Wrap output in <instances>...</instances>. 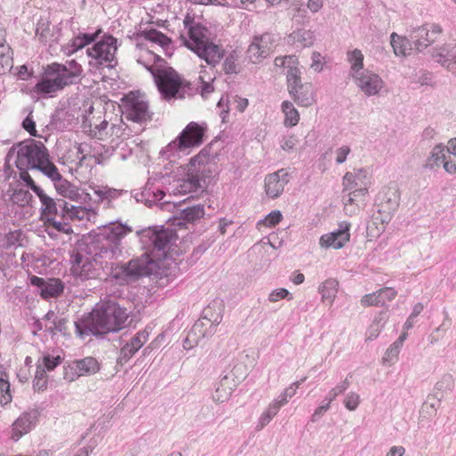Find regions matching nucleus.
Returning <instances> with one entry per match:
<instances>
[{
    "label": "nucleus",
    "instance_id": "f257e3e1",
    "mask_svg": "<svg viewBox=\"0 0 456 456\" xmlns=\"http://www.w3.org/2000/svg\"><path fill=\"white\" fill-rule=\"evenodd\" d=\"M144 253L126 264L114 265L104 262L95 256V248L88 246L87 256L77 253L72 260L71 271L81 281L100 278L104 269L110 267V275L119 284H127L138 281L143 276L151 275L159 267V262L168 256L171 245L176 240L175 232L169 229L148 227L137 232Z\"/></svg>",
    "mask_w": 456,
    "mask_h": 456
},
{
    "label": "nucleus",
    "instance_id": "f03ea898",
    "mask_svg": "<svg viewBox=\"0 0 456 456\" xmlns=\"http://www.w3.org/2000/svg\"><path fill=\"white\" fill-rule=\"evenodd\" d=\"M128 318L126 308L112 300L97 304L91 313L75 322L77 334L84 338L89 334L102 336L119 331Z\"/></svg>",
    "mask_w": 456,
    "mask_h": 456
},
{
    "label": "nucleus",
    "instance_id": "7ed1b4c3",
    "mask_svg": "<svg viewBox=\"0 0 456 456\" xmlns=\"http://www.w3.org/2000/svg\"><path fill=\"white\" fill-rule=\"evenodd\" d=\"M83 69L75 60L64 64L53 62L44 68L41 79L33 87V92L41 95H52L66 86L77 84Z\"/></svg>",
    "mask_w": 456,
    "mask_h": 456
},
{
    "label": "nucleus",
    "instance_id": "20e7f679",
    "mask_svg": "<svg viewBox=\"0 0 456 456\" xmlns=\"http://www.w3.org/2000/svg\"><path fill=\"white\" fill-rule=\"evenodd\" d=\"M11 161L14 162L18 169H36L44 175L49 166L53 165L49 159V153L44 143L34 140L12 146L5 158L6 163Z\"/></svg>",
    "mask_w": 456,
    "mask_h": 456
},
{
    "label": "nucleus",
    "instance_id": "39448f33",
    "mask_svg": "<svg viewBox=\"0 0 456 456\" xmlns=\"http://www.w3.org/2000/svg\"><path fill=\"white\" fill-rule=\"evenodd\" d=\"M133 232L131 226L120 222L106 224L90 243L95 248V256L106 261L117 259L122 255V240Z\"/></svg>",
    "mask_w": 456,
    "mask_h": 456
},
{
    "label": "nucleus",
    "instance_id": "423d86ee",
    "mask_svg": "<svg viewBox=\"0 0 456 456\" xmlns=\"http://www.w3.org/2000/svg\"><path fill=\"white\" fill-rule=\"evenodd\" d=\"M184 28L188 29L190 40L182 36L185 45L209 65L215 66L224 56V50L209 41L208 29L196 23L194 18L187 14L183 20Z\"/></svg>",
    "mask_w": 456,
    "mask_h": 456
},
{
    "label": "nucleus",
    "instance_id": "0eeeda50",
    "mask_svg": "<svg viewBox=\"0 0 456 456\" xmlns=\"http://www.w3.org/2000/svg\"><path fill=\"white\" fill-rule=\"evenodd\" d=\"M154 78L161 97L166 101L172 99H183L186 96L196 94L199 90V82L193 85L183 79L172 68L155 69L152 66H145Z\"/></svg>",
    "mask_w": 456,
    "mask_h": 456
},
{
    "label": "nucleus",
    "instance_id": "6e6552de",
    "mask_svg": "<svg viewBox=\"0 0 456 456\" xmlns=\"http://www.w3.org/2000/svg\"><path fill=\"white\" fill-rule=\"evenodd\" d=\"M297 59L294 55L276 57L274 64L278 67L288 68V91L294 102L302 107L312 106L316 102V94L311 83L301 82V71L295 66Z\"/></svg>",
    "mask_w": 456,
    "mask_h": 456
},
{
    "label": "nucleus",
    "instance_id": "1a4fd4ad",
    "mask_svg": "<svg viewBox=\"0 0 456 456\" xmlns=\"http://www.w3.org/2000/svg\"><path fill=\"white\" fill-rule=\"evenodd\" d=\"M205 130L204 126L196 122L189 123L176 139L162 150V154L167 155V158L175 157L178 152H184L188 149L200 146L203 142Z\"/></svg>",
    "mask_w": 456,
    "mask_h": 456
},
{
    "label": "nucleus",
    "instance_id": "9d476101",
    "mask_svg": "<svg viewBox=\"0 0 456 456\" xmlns=\"http://www.w3.org/2000/svg\"><path fill=\"white\" fill-rule=\"evenodd\" d=\"M117 39L109 35L87 49L88 56L95 61V65L113 68L116 65L115 53Z\"/></svg>",
    "mask_w": 456,
    "mask_h": 456
},
{
    "label": "nucleus",
    "instance_id": "9b49d317",
    "mask_svg": "<svg viewBox=\"0 0 456 456\" xmlns=\"http://www.w3.org/2000/svg\"><path fill=\"white\" fill-rule=\"evenodd\" d=\"M400 194L395 186L385 188L377 197L378 216L374 217L382 224H387L397 210Z\"/></svg>",
    "mask_w": 456,
    "mask_h": 456
},
{
    "label": "nucleus",
    "instance_id": "f8f14e48",
    "mask_svg": "<svg viewBox=\"0 0 456 456\" xmlns=\"http://www.w3.org/2000/svg\"><path fill=\"white\" fill-rule=\"evenodd\" d=\"M275 37L270 33L255 36L247 50V55L252 63H259L272 53L275 45Z\"/></svg>",
    "mask_w": 456,
    "mask_h": 456
},
{
    "label": "nucleus",
    "instance_id": "ddd939ff",
    "mask_svg": "<svg viewBox=\"0 0 456 456\" xmlns=\"http://www.w3.org/2000/svg\"><path fill=\"white\" fill-rule=\"evenodd\" d=\"M123 112L127 119L134 122L144 123L151 119L148 102L141 97L133 94H128L125 97Z\"/></svg>",
    "mask_w": 456,
    "mask_h": 456
},
{
    "label": "nucleus",
    "instance_id": "4468645a",
    "mask_svg": "<svg viewBox=\"0 0 456 456\" xmlns=\"http://www.w3.org/2000/svg\"><path fill=\"white\" fill-rule=\"evenodd\" d=\"M442 31V28L438 24H425L412 29L409 37L415 49L418 52H422L437 39Z\"/></svg>",
    "mask_w": 456,
    "mask_h": 456
},
{
    "label": "nucleus",
    "instance_id": "2eb2a0df",
    "mask_svg": "<svg viewBox=\"0 0 456 456\" xmlns=\"http://www.w3.org/2000/svg\"><path fill=\"white\" fill-rule=\"evenodd\" d=\"M352 78L357 87L367 96L379 94L384 86V81L379 75L369 69L358 73Z\"/></svg>",
    "mask_w": 456,
    "mask_h": 456
},
{
    "label": "nucleus",
    "instance_id": "dca6fc26",
    "mask_svg": "<svg viewBox=\"0 0 456 456\" xmlns=\"http://www.w3.org/2000/svg\"><path fill=\"white\" fill-rule=\"evenodd\" d=\"M351 224L346 221L339 223L338 228L330 233L323 234L320 238V245L322 248L335 249L342 248L350 239Z\"/></svg>",
    "mask_w": 456,
    "mask_h": 456
},
{
    "label": "nucleus",
    "instance_id": "f3484780",
    "mask_svg": "<svg viewBox=\"0 0 456 456\" xmlns=\"http://www.w3.org/2000/svg\"><path fill=\"white\" fill-rule=\"evenodd\" d=\"M247 367L242 362L235 363L229 373L222 378L224 395L218 400H228L235 387L247 377Z\"/></svg>",
    "mask_w": 456,
    "mask_h": 456
},
{
    "label": "nucleus",
    "instance_id": "a211bd4d",
    "mask_svg": "<svg viewBox=\"0 0 456 456\" xmlns=\"http://www.w3.org/2000/svg\"><path fill=\"white\" fill-rule=\"evenodd\" d=\"M370 180L363 168L346 172L343 177L344 190H354L356 194H367Z\"/></svg>",
    "mask_w": 456,
    "mask_h": 456
},
{
    "label": "nucleus",
    "instance_id": "6ab92c4d",
    "mask_svg": "<svg viewBox=\"0 0 456 456\" xmlns=\"http://www.w3.org/2000/svg\"><path fill=\"white\" fill-rule=\"evenodd\" d=\"M30 284L38 289L40 296L44 299L56 297L63 292L64 286L59 279H48L33 275L29 278Z\"/></svg>",
    "mask_w": 456,
    "mask_h": 456
},
{
    "label": "nucleus",
    "instance_id": "aec40b11",
    "mask_svg": "<svg viewBox=\"0 0 456 456\" xmlns=\"http://www.w3.org/2000/svg\"><path fill=\"white\" fill-rule=\"evenodd\" d=\"M289 181V173L284 169H280L266 175L265 187L267 196L272 199L280 197Z\"/></svg>",
    "mask_w": 456,
    "mask_h": 456
},
{
    "label": "nucleus",
    "instance_id": "412c9836",
    "mask_svg": "<svg viewBox=\"0 0 456 456\" xmlns=\"http://www.w3.org/2000/svg\"><path fill=\"white\" fill-rule=\"evenodd\" d=\"M37 419L36 411L23 412L12 424V439L18 441L23 435L28 433L35 426Z\"/></svg>",
    "mask_w": 456,
    "mask_h": 456
},
{
    "label": "nucleus",
    "instance_id": "4be33fe9",
    "mask_svg": "<svg viewBox=\"0 0 456 456\" xmlns=\"http://www.w3.org/2000/svg\"><path fill=\"white\" fill-rule=\"evenodd\" d=\"M42 216L45 220H48L50 217L53 218H66L68 209H69V202L65 200L58 199L54 200L50 198L41 208Z\"/></svg>",
    "mask_w": 456,
    "mask_h": 456
},
{
    "label": "nucleus",
    "instance_id": "5701e85b",
    "mask_svg": "<svg viewBox=\"0 0 456 456\" xmlns=\"http://www.w3.org/2000/svg\"><path fill=\"white\" fill-rule=\"evenodd\" d=\"M314 40V32L306 28H297L286 37L288 45L299 49L312 46Z\"/></svg>",
    "mask_w": 456,
    "mask_h": 456
},
{
    "label": "nucleus",
    "instance_id": "b1692460",
    "mask_svg": "<svg viewBox=\"0 0 456 456\" xmlns=\"http://www.w3.org/2000/svg\"><path fill=\"white\" fill-rule=\"evenodd\" d=\"M396 294L397 292L393 288L386 287L376 292L363 296L361 299V304L363 306L383 305L387 301L394 299Z\"/></svg>",
    "mask_w": 456,
    "mask_h": 456
},
{
    "label": "nucleus",
    "instance_id": "393cba45",
    "mask_svg": "<svg viewBox=\"0 0 456 456\" xmlns=\"http://www.w3.org/2000/svg\"><path fill=\"white\" fill-rule=\"evenodd\" d=\"M432 57L448 70H452L453 66L456 65V45H447L434 50Z\"/></svg>",
    "mask_w": 456,
    "mask_h": 456
},
{
    "label": "nucleus",
    "instance_id": "a878e982",
    "mask_svg": "<svg viewBox=\"0 0 456 456\" xmlns=\"http://www.w3.org/2000/svg\"><path fill=\"white\" fill-rule=\"evenodd\" d=\"M45 175L47 176L52 182H53L54 187L59 194L66 196L69 192H70L69 182L62 177L54 164L49 166L48 170Z\"/></svg>",
    "mask_w": 456,
    "mask_h": 456
},
{
    "label": "nucleus",
    "instance_id": "bb28decb",
    "mask_svg": "<svg viewBox=\"0 0 456 456\" xmlns=\"http://www.w3.org/2000/svg\"><path fill=\"white\" fill-rule=\"evenodd\" d=\"M447 152L451 153L448 151V146L445 148L441 144L436 145L428 157L424 164V168L433 170L440 167L446 159Z\"/></svg>",
    "mask_w": 456,
    "mask_h": 456
},
{
    "label": "nucleus",
    "instance_id": "cd10ccee",
    "mask_svg": "<svg viewBox=\"0 0 456 456\" xmlns=\"http://www.w3.org/2000/svg\"><path fill=\"white\" fill-rule=\"evenodd\" d=\"M72 364V368L77 371L79 376L95 374L100 370L99 362L94 357L76 360Z\"/></svg>",
    "mask_w": 456,
    "mask_h": 456
},
{
    "label": "nucleus",
    "instance_id": "c85d7f7f",
    "mask_svg": "<svg viewBox=\"0 0 456 456\" xmlns=\"http://www.w3.org/2000/svg\"><path fill=\"white\" fill-rule=\"evenodd\" d=\"M412 41L410 38L398 36L396 33L391 34V45L394 53L397 56H406L411 53L412 48Z\"/></svg>",
    "mask_w": 456,
    "mask_h": 456
},
{
    "label": "nucleus",
    "instance_id": "c756f323",
    "mask_svg": "<svg viewBox=\"0 0 456 456\" xmlns=\"http://www.w3.org/2000/svg\"><path fill=\"white\" fill-rule=\"evenodd\" d=\"M338 282L335 279H328L319 287V292L322 295V300L332 305L337 293Z\"/></svg>",
    "mask_w": 456,
    "mask_h": 456
},
{
    "label": "nucleus",
    "instance_id": "7c9ffc66",
    "mask_svg": "<svg viewBox=\"0 0 456 456\" xmlns=\"http://www.w3.org/2000/svg\"><path fill=\"white\" fill-rule=\"evenodd\" d=\"M347 61L350 63V75L354 77L358 73L365 70L363 69V54L361 50L354 49L346 53Z\"/></svg>",
    "mask_w": 456,
    "mask_h": 456
},
{
    "label": "nucleus",
    "instance_id": "2f4dec72",
    "mask_svg": "<svg viewBox=\"0 0 456 456\" xmlns=\"http://www.w3.org/2000/svg\"><path fill=\"white\" fill-rule=\"evenodd\" d=\"M12 51L5 43H0V75H4L13 67Z\"/></svg>",
    "mask_w": 456,
    "mask_h": 456
},
{
    "label": "nucleus",
    "instance_id": "473e14b6",
    "mask_svg": "<svg viewBox=\"0 0 456 456\" xmlns=\"http://www.w3.org/2000/svg\"><path fill=\"white\" fill-rule=\"evenodd\" d=\"M205 322H207V323H209L210 320L203 318V320H200L194 323L190 332L188 333L187 338L184 340V345L189 343L190 347H191L192 345L191 344V342L198 344L199 339L200 338H205L207 336V331L203 330V327L206 325ZM184 347H186V346H184Z\"/></svg>",
    "mask_w": 456,
    "mask_h": 456
},
{
    "label": "nucleus",
    "instance_id": "72a5a7b5",
    "mask_svg": "<svg viewBox=\"0 0 456 456\" xmlns=\"http://www.w3.org/2000/svg\"><path fill=\"white\" fill-rule=\"evenodd\" d=\"M454 387V378L451 373H444L436 383L434 387L435 397H444V395L451 392Z\"/></svg>",
    "mask_w": 456,
    "mask_h": 456
},
{
    "label": "nucleus",
    "instance_id": "f704fd0d",
    "mask_svg": "<svg viewBox=\"0 0 456 456\" xmlns=\"http://www.w3.org/2000/svg\"><path fill=\"white\" fill-rule=\"evenodd\" d=\"M94 195L98 197V201H104L107 200L108 202H110L112 200H115L118 198L123 191L118 190L114 188H110L108 186H94L92 188Z\"/></svg>",
    "mask_w": 456,
    "mask_h": 456
},
{
    "label": "nucleus",
    "instance_id": "c9c22d12",
    "mask_svg": "<svg viewBox=\"0 0 456 456\" xmlns=\"http://www.w3.org/2000/svg\"><path fill=\"white\" fill-rule=\"evenodd\" d=\"M11 401L12 395L10 392L8 375L5 372L4 367L0 364V405H6L11 403Z\"/></svg>",
    "mask_w": 456,
    "mask_h": 456
},
{
    "label": "nucleus",
    "instance_id": "e433bc0d",
    "mask_svg": "<svg viewBox=\"0 0 456 456\" xmlns=\"http://www.w3.org/2000/svg\"><path fill=\"white\" fill-rule=\"evenodd\" d=\"M54 27L46 20H40L37 24L36 36L43 43L53 41Z\"/></svg>",
    "mask_w": 456,
    "mask_h": 456
},
{
    "label": "nucleus",
    "instance_id": "4c0bfd02",
    "mask_svg": "<svg viewBox=\"0 0 456 456\" xmlns=\"http://www.w3.org/2000/svg\"><path fill=\"white\" fill-rule=\"evenodd\" d=\"M281 110L285 116L284 125L289 127L295 126L299 121V113L293 103L289 101L283 102Z\"/></svg>",
    "mask_w": 456,
    "mask_h": 456
},
{
    "label": "nucleus",
    "instance_id": "58836bf2",
    "mask_svg": "<svg viewBox=\"0 0 456 456\" xmlns=\"http://www.w3.org/2000/svg\"><path fill=\"white\" fill-rule=\"evenodd\" d=\"M210 155L208 150L202 149L200 153L191 159L190 164L193 171L203 174L206 171V165L209 164Z\"/></svg>",
    "mask_w": 456,
    "mask_h": 456
},
{
    "label": "nucleus",
    "instance_id": "ea45409f",
    "mask_svg": "<svg viewBox=\"0 0 456 456\" xmlns=\"http://www.w3.org/2000/svg\"><path fill=\"white\" fill-rule=\"evenodd\" d=\"M205 215L204 206L201 204L187 207L181 210V217L191 223L200 219Z\"/></svg>",
    "mask_w": 456,
    "mask_h": 456
},
{
    "label": "nucleus",
    "instance_id": "a19ab883",
    "mask_svg": "<svg viewBox=\"0 0 456 456\" xmlns=\"http://www.w3.org/2000/svg\"><path fill=\"white\" fill-rule=\"evenodd\" d=\"M277 403H274L272 402L268 407L263 411L261 416L258 419V422L256 424V429L261 430L263 429L266 425L270 423V421L273 419V418L280 411L279 406L276 405Z\"/></svg>",
    "mask_w": 456,
    "mask_h": 456
},
{
    "label": "nucleus",
    "instance_id": "79ce46f5",
    "mask_svg": "<svg viewBox=\"0 0 456 456\" xmlns=\"http://www.w3.org/2000/svg\"><path fill=\"white\" fill-rule=\"evenodd\" d=\"M191 173L188 175V178L183 181L181 185L182 190L186 191H197L199 189H203L204 185L202 184V179L200 178L199 173L193 174V170ZM203 183H205L203 181Z\"/></svg>",
    "mask_w": 456,
    "mask_h": 456
},
{
    "label": "nucleus",
    "instance_id": "37998d69",
    "mask_svg": "<svg viewBox=\"0 0 456 456\" xmlns=\"http://www.w3.org/2000/svg\"><path fill=\"white\" fill-rule=\"evenodd\" d=\"M142 36L145 39L153 43H157L161 46L168 45L171 42V40L166 35L154 28L142 31Z\"/></svg>",
    "mask_w": 456,
    "mask_h": 456
},
{
    "label": "nucleus",
    "instance_id": "c03bdc74",
    "mask_svg": "<svg viewBox=\"0 0 456 456\" xmlns=\"http://www.w3.org/2000/svg\"><path fill=\"white\" fill-rule=\"evenodd\" d=\"M142 36L145 39L153 43H157L161 46L168 45L171 42V40L166 35L154 28L142 31Z\"/></svg>",
    "mask_w": 456,
    "mask_h": 456
},
{
    "label": "nucleus",
    "instance_id": "a18cd8bd",
    "mask_svg": "<svg viewBox=\"0 0 456 456\" xmlns=\"http://www.w3.org/2000/svg\"><path fill=\"white\" fill-rule=\"evenodd\" d=\"M68 318L61 314L57 318H54L53 325L47 329L49 333L54 336L56 333H61L63 336L68 335Z\"/></svg>",
    "mask_w": 456,
    "mask_h": 456
},
{
    "label": "nucleus",
    "instance_id": "49530a36",
    "mask_svg": "<svg viewBox=\"0 0 456 456\" xmlns=\"http://www.w3.org/2000/svg\"><path fill=\"white\" fill-rule=\"evenodd\" d=\"M67 220L69 218H60L59 220L58 218L50 217L48 220H45V224L48 229L53 228L57 232L69 234L72 232V228Z\"/></svg>",
    "mask_w": 456,
    "mask_h": 456
},
{
    "label": "nucleus",
    "instance_id": "de8ad7c7",
    "mask_svg": "<svg viewBox=\"0 0 456 456\" xmlns=\"http://www.w3.org/2000/svg\"><path fill=\"white\" fill-rule=\"evenodd\" d=\"M11 200L14 204L24 207L29 204L32 200V195L27 190L16 189L11 195Z\"/></svg>",
    "mask_w": 456,
    "mask_h": 456
},
{
    "label": "nucleus",
    "instance_id": "09e8293b",
    "mask_svg": "<svg viewBox=\"0 0 456 456\" xmlns=\"http://www.w3.org/2000/svg\"><path fill=\"white\" fill-rule=\"evenodd\" d=\"M47 379L45 368L41 364L37 366L35 379L33 381V387L36 390H44L46 388Z\"/></svg>",
    "mask_w": 456,
    "mask_h": 456
},
{
    "label": "nucleus",
    "instance_id": "8fccbe9b",
    "mask_svg": "<svg viewBox=\"0 0 456 456\" xmlns=\"http://www.w3.org/2000/svg\"><path fill=\"white\" fill-rule=\"evenodd\" d=\"M99 32L100 30L94 34L84 33L78 35L73 39L72 46L75 48V50L82 49L84 46L94 41Z\"/></svg>",
    "mask_w": 456,
    "mask_h": 456
},
{
    "label": "nucleus",
    "instance_id": "3c124183",
    "mask_svg": "<svg viewBox=\"0 0 456 456\" xmlns=\"http://www.w3.org/2000/svg\"><path fill=\"white\" fill-rule=\"evenodd\" d=\"M400 351H401V347L398 346V345H395V343H393L387 348V350L386 351V353L382 358L383 363L387 364V365H393L396 362Z\"/></svg>",
    "mask_w": 456,
    "mask_h": 456
},
{
    "label": "nucleus",
    "instance_id": "603ef678",
    "mask_svg": "<svg viewBox=\"0 0 456 456\" xmlns=\"http://www.w3.org/2000/svg\"><path fill=\"white\" fill-rule=\"evenodd\" d=\"M22 235H23V233L20 230H16V231L8 232L5 235L4 247L11 248V247L21 246L22 245V243H21Z\"/></svg>",
    "mask_w": 456,
    "mask_h": 456
},
{
    "label": "nucleus",
    "instance_id": "864d4df0",
    "mask_svg": "<svg viewBox=\"0 0 456 456\" xmlns=\"http://www.w3.org/2000/svg\"><path fill=\"white\" fill-rule=\"evenodd\" d=\"M237 61H238V56L232 53H230L228 56L225 57L224 64H223V69L225 74H235L237 73Z\"/></svg>",
    "mask_w": 456,
    "mask_h": 456
},
{
    "label": "nucleus",
    "instance_id": "5fc2aeb1",
    "mask_svg": "<svg viewBox=\"0 0 456 456\" xmlns=\"http://www.w3.org/2000/svg\"><path fill=\"white\" fill-rule=\"evenodd\" d=\"M61 361L62 358L60 355L51 356L50 354H46L42 358V367L45 368V371H51L60 365Z\"/></svg>",
    "mask_w": 456,
    "mask_h": 456
},
{
    "label": "nucleus",
    "instance_id": "6e6d98bb",
    "mask_svg": "<svg viewBox=\"0 0 456 456\" xmlns=\"http://www.w3.org/2000/svg\"><path fill=\"white\" fill-rule=\"evenodd\" d=\"M137 351L126 343L120 350L118 357V362L121 365L127 362Z\"/></svg>",
    "mask_w": 456,
    "mask_h": 456
},
{
    "label": "nucleus",
    "instance_id": "4d7b16f0",
    "mask_svg": "<svg viewBox=\"0 0 456 456\" xmlns=\"http://www.w3.org/2000/svg\"><path fill=\"white\" fill-rule=\"evenodd\" d=\"M360 395L357 393L349 392L344 400V404L348 411H355L360 403Z\"/></svg>",
    "mask_w": 456,
    "mask_h": 456
},
{
    "label": "nucleus",
    "instance_id": "13d9d810",
    "mask_svg": "<svg viewBox=\"0 0 456 456\" xmlns=\"http://www.w3.org/2000/svg\"><path fill=\"white\" fill-rule=\"evenodd\" d=\"M148 340V333L146 331H140L135 336H134L128 344L138 351Z\"/></svg>",
    "mask_w": 456,
    "mask_h": 456
},
{
    "label": "nucleus",
    "instance_id": "bf43d9fd",
    "mask_svg": "<svg viewBox=\"0 0 456 456\" xmlns=\"http://www.w3.org/2000/svg\"><path fill=\"white\" fill-rule=\"evenodd\" d=\"M348 191L347 196H343V200L345 202L356 204L357 206H364L365 196L367 194H356L354 193V190H344V191Z\"/></svg>",
    "mask_w": 456,
    "mask_h": 456
},
{
    "label": "nucleus",
    "instance_id": "052dcab7",
    "mask_svg": "<svg viewBox=\"0 0 456 456\" xmlns=\"http://www.w3.org/2000/svg\"><path fill=\"white\" fill-rule=\"evenodd\" d=\"M282 219V215L279 210H273L269 213L262 221L265 226L273 227L278 224Z\"/></svg>",
    "mask_w": 456,
    "mask_h": 456
},
{
    "label": "nucleus",
    "instance_id": "680f3d73",
    "mask_svg": "<svg viewBox=\"0 0 456 456\" xmlns=\"http://www.w3.org/2000/svg\"><path fill=\"white\" fill-rule=\"evenodd\" d=\"M86 209L82 207H77L70 203H69V209L67 213L66 218L69 219H79L82 220L85 217Z\"/></svg>",
    "mask_w": 456,
    "mask_h": 456
},
{
    "label": "nucleus",
    "instance_id": "e2e57ef3",
    "mask_svg": "<svg viewBox=\"0 0 456 456\" xmlns=\"http://www.w3.org/2000/svg\"><path fill=\"white\" fill-rule=\"evenodd\" d=\"M289 296V292L286 289H277L273 290L269 296L268 300L270 302H277L280 299L286 298Z\"/></svg>",
    "mask_w": 456,
    "mask_h": 456
},
{
    "label": "nucleus",
    "instance_id": "0e129e2a",
    "mask_svg": "<svg viewBox=\"0 0 456 456\" xmlns=\"http://www.w3.org/2000/svg\"><path fill=\"white\" fill-rule=\"evenodd\" d=\"M381 326L379 324V322H374L370 328L368 329L366 332V340L371 341L375 338H377L380 333Z\"/></svg>",
    "mask_w": 456,
    "mask_h": 456
},
{
    "label": "nucleus",
    "instance_id": "69168bd1",
    "mask_svg": "<svg viewBox=\"0 0 456 456\" xmlns=\"http://www.w3.org/2000/svg\"><path fill=\"white\" fill-rule=\"evenodd\" d=\"M199 92L203 98H208V96L214 91V86L211 83L205 82L201 77H199Z\"/></svg>",
    "mask_w": 456,
    "mask_h": 456
},
{
    "label": "nucleus",
    "instance_id": "338daca9",
    "mask_svg": "<svg viewBox=\"0 0 456 456\" xmlns=\"http://www.w3.org/2000/svg\"><path fill=\"white\" fill-rule=\"evenodd\" d=\"M22 127L29 133L32 136H37V129H36V123L33 120V118L30 117V114L25 118V119L22 121Z\"/></svg>",
    "mask_w": 456,
    "mask_h": 456
},
{
    "label": "nucleus",
    "instance_id": "774afa93",
    "mask_svg": "<svg viewBox=\"0 0 456 456\" xmlns=\"http://www.w3.org/2000/svg\"><path fill=\"white\" fill-rule=\"evenodd\" d=\"M297 142V140L294 135L286 136L281 141V147L282 150L289 151L294 149Z\"/></svg>",
    "mask_w": 456,
    "mask_h": 456
}]
</instances>
